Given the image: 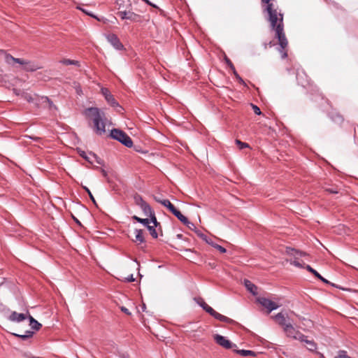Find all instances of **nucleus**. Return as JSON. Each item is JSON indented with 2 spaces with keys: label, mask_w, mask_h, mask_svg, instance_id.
Masks as SVG:
<instances>
[{
  "label": "nucleus",
  "mask_w": 358,
  "mask_h": 358,
  "mask_svg": "<svg viewBox=\"0 0 358 358\" xmlns=\"http://www.w3.org/2000/svg\"><path fill=\"white\" fill-rule=\"evenodd\" d=\"M236 145H238L239 146L240 149H243L245 148L249 147V145L248 143H243L239 140H236Z\"/></svg>",
  "instance_id": "obj_33"
},
{
  "label": "nucleus",
  "mask_w": 358,
  "mask_h": 358,
  "mask_svg": "<svg viewBox=\"0 0 358 358\" xmlns=\"http://www.w3.org/2000/svg\"><path fill=\"white\" fill-rule=\"evenodd\" d=\"M134 220H136L137 222L143 224V225L146 226L151 234V236L153 238H157V233L155 230V227H157L158 222L157 221L156 217L152 216V218L150 219H142L140 218L136 215L133 216L132 217Z\"/></svg>",
  "instance_id": "obj_5"
},
{
  "label": "nucleus",
  "mask_w": 358,
  "mask_h": 358,
  "mask_svg": "<svg viewBox=\"0 0 358 358\" xmlns=\"http://www.w3.org/2000/svg\"><path fill=\"white\" fill-rule=\"evenodd\" d=\"M77 8L80 10L82 12H83L84 13H85L90 16L96 18L94 15H93L91 13L88 12L87 10H85L81 7H79V6H78Z\"/></svg>",
  "instance_id": "obj_39"
},
{
  "label": "nucleus",
  "mask_w": 358,
  "mask_h": 358,
  "mask_svg": "<svg viewBox=\"0 0 358 358\" xmlns=\"http://www.w3.org/2000/svg\"><path fill=\"white\" fill-rule=\"evenodd\" d=\"M126 280L127 282H133L135 280V279H134L133 275H130L127 278H126Z\"/></svg>",
  "instance_id": "obj_44"
},
{
  "label": "nucleus",
  "mask_w": 358,
  "mask_h": 358,
  "mask_svg": "<svg viewBox=\"0 0 358 358\" xmlns=\"http://www.w3.org/2000/svg\"><path fill=\"white\" fill-rule=\"evenodd\" d=\"M34 332L31 331H27L24 334H15L16 336L20 337L22 339L30 338L33 336Z\"/></svg>",
  "instance_id": "obj_31"
},
{
  "label": "nucleus",
  "mask_w": 358,
  "mask_h": 358,
  "mask_svg": "<svg viewBox=\"0 0 358 358\" xmlns=\"http://www.w3.org/2000/svg\"><path fill=\"white\" fill-rule=\"evenodd\" d=\"M110 136L128 148H131L133 145V142L131 138L120 129H112L110 131Z\"/></svg>",
  "instance_id": "obj_6"
},
{
  "label": "nucleus",
  "mask_w": 358,
  "mask_h": 358,
  "mask_svg": "<svg viewBox=\"0 0 358 358\" xmlns=\"http://www.w3.org/2000/svg\"><path fill=\"white\" fill-rule=\"evenodd\" d=\"M145 308V304H143V306H142L143 310H144Z\"/></svg>",
  "instance_id": "obj_52"
},
{
  "label": "nucleus",
  "mask_w": 358,
  "mask_h": 358,
  "mask_svg": "<svg viewBox=\"0 0 358 358\" xmlns=\"http://www.w3.org/2000/svg\"><path fill=\"white\" fill-rule=\"evenodd\" d=\"M328 191H329V192H331V193H337V192H336V191H334V190H333V189H328Z\"/></svg>",
  "instance_id": "obj_51"
},
{
  "label": "nucleus",
  "mask_w": 358,
  "mask_h": 358,
  "mask_svg": "<svg viewBox=\"0 0 358 358\" xmlns=\"http://www.w3.org/2000/svg\"><path fill=\"white\" fill-rule=\"evenodd\" d=\"M74 220L76 221V222H79L78 220H76V218H74Z\"/></svg>",
  "instance_id": "obj_54"
},
{
  "label": "nucleus",
  "mask_w": 358,
  "mask_h": 358,
  "mask_svg": "<svg viewBox=\"0 0 358 358\" xmlns=\"http://www.w3.org/2000/svg\"><path fill=\"white\" fill-rule=\"evenodd\" d=\"M252 108H253V110L255 114H257V115L261 114V110L259 107H257V106L252 105Z\"/></svg>",
  "instance_id": "obj_40"
},
{
  "label": "nucleus",
  "mask_w": 358,
  "mask_h": 358,
  "mask_svg": "<svg viewBox=\"0 0 358 358\" xmlns=\"http://www.w3.org/2000/svg\"><path fill=\"white\" fill-rule=\"evenodd\" d=\"M244 285L247 289L253 295L257 294V287L248 280H244Z\"/></svg>",
  "instance_id": "obj_21"
},
{
  "label": "nucleus",
  "mask_w": 358,
  "mask_h": 358,
  "mask_svg": "<svg viewBox=\"0 0 358 358\" xmlns=\"http://www.w3.org/2000/svg\"><path fill=\"white\" fill-rule=\"evenodd\" d=\"M23 68L27 71H35L40 69L41 67L34 62L26 60V64H24Z\"/></svg>",
  "instance_id": "obj_18"
},
{
  "label": "nucleus",
  "mask_w": 358,
  "mask_h": 358,
  "mask_svg": "<svg viewBox=\"0 0 358 358\" xmlns=\"http://www.w3.org/2000/svg\"><path fill=\"white\" fill-rule=\"evenodd\" d=\"M274 319L276 322H278L280 325H281L285 329L286 324H288L289 322H287L286 316L282 313H279L276 315H275Z\"/></svg>",
  "instance_id": "obj_19"
},
{
  "label": "nucleus",
  "mask_w": 358,
  "mask_h": 358,
  "mask_svg": "<svg viewBox=\"0 0 358 358\" xmlns=\"http://www.w3.org/2000/svg\"><path fill=\"white\" fill-rule=\"evenodd\" d=\"M143 1H145L146 3L150 5V6H152L154 7H155V5L152 4L151 2H150L148 0H143Z\"/></svg>",
  "instance_id": "obj_50"
},
{
  "label": "nucleus",
  "mask_w": 358,
  "mask_h": 358,
  "mask_svg": "<svg viewBox=\"0 0 358 358\" xmlns=\"http://www.w3.org/2000/svg\"><path fill=\"white\" fill-rule=\"evenodd\" d=\"M235 352L243 357L247 356H255V352L252 350H235Z\"/></svg>",
  "instance_id": "obj_24"
},
{
  "label": "nucleus",
  "mask_w": 358,
  "mask_h": 358,
  "mask_svg": "<svg viewBox=\"0 0 358 358\" xmlns=\"http://www.w3.org/2000/svg\"><path fill=\"white\" fill-rule=\"evenodd\" d=\"M262 4L263 10L268 13L271 29L275 31V37L278 39V43L280 46L279 51L281 53V57L285 59L287 57V52L285 51V49L287 46L288 42L284 33L283 15L278 11L275 0H262Z\"/></svg>",
  "instance_id": "obj_1"
},
{
  "label": "nucleus",
  "mask_w": 358,
  "mask_h": 358,
  "mask_svg": "<svg viewBox=\"0 0 358 358\" xmlns=\"http://www.w3.org/2000/svg\"><path fill=\"white\" fill-rule=\"evenodd\" d=\"M117 8L119 11L127 8H131V3L130 0H117L116 1Z\"/></svg>",
  "instance_id": "obj_17"
},
{
  "label": "nucleus",
  "mask_w": 358,
  "mask_h": 358,
  "mask_svg": "<svg viewBox=\"0 0 358 358\" xmlns=\"http://www.w3.org/2000/svg\"><path fill=\"white\" fill-rule=\"evenodd\" d=\"M225 61H226V63L227 64V65L230 67V69L233 71L234 72V74L235 75L236 78L241 83H243V80L242 78L238 75V73H236V70H235V68L233 65V64L231 63V62L227 57H225Z\"/></svg>",
  "instance_id": "obj_28"
},
{
  "label": "nucleus",
  "mask_w": 358,
  "mask_h": 358,
  "mask_svg": "<svg viewBox=\"0 0 358 358\" xmlns=\"http://www.w3.org/2000/svg\"><path fill=\"white\" fill-rule=\"evenodd\" d=\"M189 229L194 231L195 232V230H197V229L196 228V227L194 226V224L192 222H190L189 220H188V223H185V224Z\"/></svg>",
  "instance_id": "obj_35"
},
{
  "label": "nucleus",
  "mask_w": 358,
  "mask_h": 358,
  "mask_svg": "<svg viewBox=\"0 0 358 358\" xmlns=\"http://www.w3.org/2000/svg\"><path fill=\"white\" fill-rule=\"evenodd\" d=\"M27 318L29 320V325L34 330L38 331L41 327V324L36 321L33 317L28 314Z\"/></svg>",
  "instance_id": "obj_22"
},
{
  "label": "nucleus",
  "mask_w": 358,
  "mask_h": 358,
  "mask_svg": "<svg viewBox=\"0 0 358 358\" xmlns=\"http://www.w3.org/2000/svg\"><path fill=\"white\" fill-rule=\"evenodd\" d=\"M196 303L208 313L214 317L215 319L225 322H229L231 321V319L227 317L220 314L219 313L214 310L210 306H209L203 299H195Z\"/></svg>",
  "instance_id": "obj_4"
},
{
  "label": "nucleus",
  "mask_w": 358,
  "mask_h": 358,
  "mask_svg": "<svg viewBox=\"0 0 358 358\" xmlns=\"http://www.w3.org/2000/svg\"><path fill=\"white\" fill-rule=\"evenodd\" d=\"M299 341L306 344V348L310 351H315L317 349V345L313 340H308L306 336L304 339L299 340Z\"/></svg>",
  "instance_id": "obj_20"
},
{
  "label": "nucleus",
  "mask_w": 358,
  "mask_h": 358,
  "mask_svg": "<svg viewBox=\"0 0 358 358\" xmlns=\"http://www.w3.org/2000/svg\"><path fill=\"white\" fill-rule=\"evenodd\" d=\"M140 198H141V197L139 196H137L135 197V200H136V203L141 206V201L140 200Z\"/></svg>",
  "instance_id": "obj_45"
},
{
  "label": "nucleus",
  "mask_w": 358,
  "mask_h": 358,
  "mask_svg": "<svg viewBox=\"0 0 358 358\" xmlns=\"http://www.w3.org/2000/svg\"><path fill=\"white\" fill-rule=\"evenodd\" d=\"M24 99H27L28 101H31V96H30L29 95H28L27 94H25L24 95Z\"/></svg>",
  "instance_id": "obj_47"
},
{
  "label": "nucleus",
  "mask_w": 358,
  "mask_h": 358,
  "mask_svg": "<svg viewBox=\"0 0 358 358\" xmlns=\"http://www.w3.org/2000/svg\"><path fill=\"white\" fill-rule=\"evenodd\" d=\"M213 338L217 345H220L221 347L225 349H233L236 347V344L231 343L226 337L222 335L214 334Z\"/></svg>",
  "instance_id": "obj_9"
},
{
  "label": "nucleus",
  "mask_w": 358,
  "mask_h": 358,
  "mask_svg": "<svg viewBox=\"0 0 358 358\" xmlns=\"http://www.w3.org/2000/svg\"><path fill=\"white\" fill-rule=\"evenodd\" d=\"M90 156L94 159V162H96L97 164L101 165L104 167V162L101 159L98 157L95 154H90Z\"/></svg>",
  "instance_id": "obj_32"
},
{
  "label": "nucleus",
  "mask_w": 358,
  "mask_h": 358,
  "mask_svg": "<svg viewBox=\"0 0 358 358\" xmlns=\"http://www.w3.org/2000/svg\"><path fill=\"white\" fill-rule=\"evenodd\" d=\"M140 200L141 201V208L143 210V211L144 212V213L146 215L150 216V218H152V216H155L151 207L146 202H145L142 199V198H140Z\"/></svg>",
  "instance_id": "obj_16"
},
{
  "label": "nucleus",
  "mask_w": 358,
  "mask_h": 358,
  "mask_svg": "<svg viewBox=\"0 0 358 358\" xmlns=\"http://www.w3.org/2000/svg\"><path fill=\"white\" fill-rule=\"evenodd\" d=\"M29 313H18L15 311L12 312L8 316V320L14 322H20L27 318Z\"/></svg>",
  "instance_id": "obj_13"
},
{
  "label": "nucleus",
  "mask_w": 358,
  "mask_h": 358,
  "mask_svg": "<svg viewBox=\"0 0 358 358\" xmlns=\"http://www.w3.org/2000/svg\"><path fill=\"white\" fill-rule=\"evenodd\" d=\"M106 38L107 41L113 45V47L118 50H122L124 48L123 45L120 42L118 37L114 34H106Z\"/></svg>",
  "instance_id": "obj_10"
},
{
  "label": "nucleus",
  "mask_w": 358,
  "mask_h": 358,
  "mask_svg": "<svg viewBox=\"0 0 358 358\" xmlns=\"http://www.w3.org/2000/svg\"><path fill=\"white\" fill-rule=\"evenodd\" d=\"M257 301L266 308L269 313L277 309L281 306L278 302L273 301L265 297H258L257 299Z\"/></svg>",
  "instance_id": "obj_8"
},
{
  "label": "nucleus",
  "mask_w": 358,
  "mask_h": 358,
  "mask_svg": "<svg viewBox=\"0 0 358 358\" xmlns=\"http://www.w3.org/2000/svg\"><path fill=\"white\" fill-rule=\"evenodd\" d=\"M155 200L166 207L172 213L176 210L174 206L168 199H162L157 196H155Z\"/></svg>",
  "instance_id": "obj_14"
},
{
  "label": "nucleus",
  "mask_w": 358,
  "mask_h": 358,
  "mask_svg": "<svg viewBox=\"0 0 358 358\" xmlns=\"http://www.w3.org/2000/svg\"><path fill=\"white\" fill-rule=\"evenodd\" d=\"M84 115L93 123L94 131L97 135L102 136L106 132L107 119L103 110L98 108H88Z\"/></svg>",
  "instance_id": "obj_2"
},
{
  "label": "nucleus",
  "mask_w": 358,
  "mask_h": 358,
  "mask_svg": "<svg viewBox=\"0 0 358 358\" xmlns=\"http://www.w3.org/2000/svg\"><path fill=\"white\" fill-rule=\"evenodd\" d=\"M286 336L290 338H292L295 340H303L304 339V335L302 334L301 332L297 331L292 323H289L288 324H286L285 327V329H283Z\"/></svg>",
  "instance_id": "obj_7"
},
{
  "label": "nucleus",
  "mask_w": 358,
  "mask_h": 358,
  "mask_svg": "<svg viewBox=\"0 0 358 358\" xmlns=\"http://www.w3.org/2000/svg\"><path fill=\"white\" fill-rule=\"evenodd\" d=\"M90 154H92V152L88 153L87 156L85 157V160H87L90 164H93V162H94V159L92 156H90Z\"/></svg>",
  "instance_id": "obj_37"
},
{
  "label": "nucleus",
  "mask_w": 358,
  "mask_h": 358,
  "mask_svg": "<svg viewBox=\"0 0 358 358\" xmlns=\"http://www.w3.org/2000/svg\"><path fill=\"white\" fill-rule=\"evenodd\" d=\"M101 172L102 173L103 176H105V177L107 176V171H106V169L104 168L101 169Z\"/></svg>",
  "instance_id": "obj_46"
},
{
  "label": "nucleus",
  "mask_w": 358,
  "mask_h": 358,
  "mask_svg": "<svg viewBox=\"0 0 358 358\" xmlns=\"http://www.w3.org/2000/svg\"><path fill=\"white\" fill-rule=\"evenodd\" d=\"M225 61H226V63L227 64V65L230 67V69L233 71L234 72V74L235 75L236 78L241 83H243V80L242 78L238 75V73H236V70H235V68L233 65V64L231 63V62L227 57H225Z\"/></svg>",
  "instance_id": "obj_27"
},
{
  "label": "nucleus",
  "mask_w": 358,
  "mask_h": 358,
  "mask_svg": "<svg viewBox=\"0 0 358 358\" xmlns=\"http://www.w3.org/2000/svg\"><path fill=\"white\" fill-rule=\"evenodd\" d=\"M5 62L8 64L13 67H15V64H18L24 66V64H26V60L20 58H15L12 55L7 54L5 56Z\"/></svg>",
  "instance_id": "obj_12"
},
{
  "label": "nucleus",
  "mask_w": 358,
  "mask_h": 358,
  "mask_svg": "<svg viewBox=\"0 0 358 358\" xmlns=\"http://www.w3.org/2000/svg\"><path fill=\"white\" fill-rule=\"evenodd\" d=\"M89 196H90V199L92 201V202H93L94 203H96V201H95V199H94V196H93V195H92V193H90V194H89Z\"/></svg>",
  "instance_id": "obj_48"
},
{
  "label": "nucleus",
  "mask_w": 358,
  "mask_h": 358,
  "mask_svg": "<svg viewBox=\"0 0 358 358\" xmlns=\"http://www.w3.org/2000/svg\"><path fill=\"white\" fill-rule=\"evenodd\" d=\"M285 254L289 257V258L287 259V261L289 262L291 264L298 268L304 267L317 278L320 279L323 282H328V281L322 278L315 269H313L309 265L305 266V264L302 261H300V257L304 256L305 253L296 250L294 248H287L285 250Z\"/></svg>",
  "instance_id": "obj_3"
},
{
  "label": "nucleus",
  "mask_w": 358,
  "mask_h": 358,
  "mask_svg": "<svg viewBox=\"0 0 358 358\" xmlns=\"http://www.w3.org/2000/svg\"><path fill=\"white\" fill-rule=\"evenodd\" d=\"M335 358H351L346 355V352L344 351H341L335 357Z\"/></svg>",
  "instance_id": "obj_34"
},
{
  "label": "nucleus",
  "mask_w": 358,
  "mask_h": 358,
  "mask_svg": "<svg viewBox=\"0 0 358 358\" xmlns=\"http://www.w3.org/2000/svg\"><path fill=\"white\" fill-rule=\"evenodd\" d=\"M62 64L64 65H78L79 62L76 60H71L69 59H64L60 62Z\"/></svg>",
  "instance_id": "obj_30"
},
{
  "label": "nucleus",
  "mask_w": 358,
  "mask_h": 358,
  "mask_svg": "<svg viewBox=\"0 0 358 358\" xmlns=\"http://www.w3.org/2000/svg\"><path fill=\"white\" fill-rule=\"evenodd\" d=\"M118 15L122 20H130L132 21H136L138 18V15L132 12L131 8L122 10L118 12Z\"/></svg>",
  "instance_id": "obj_11"
},
{
  "label": "nucleus",
  "mask_w": 358,
  "mask_h": 358,
  "mask_svg": "<svg viewBox=\"0 0 358 358\" xmlns=\"http://www.w3.org/2000/svg\"><path fill=\"white\" fill-rule=\"evenodd\" d=\"M205 241L212 245L213 247V245H215L216 243H215L210 238H208V237L206 238Z\"/></svg>",
  "instance_id": "obj_41"
},
{
  "label": "nucleus",
  "mask_w": 358,
  "mask_h": 358,
  "mask_svg": "<svg viewBox=\"0 0 358 358\" xmlns=\"http://www.w3.org/2000/svg\"><path fill=\"white\" fill-rule=\"evenodd\" d=\"M78 153H79V155H80L82 157H83L85 159V157H87V153H85V151H83V150H78Z\"/></svg>",
  "instance_id": "obj_42"
},
{
  "label": "nucleus",
  "mask_w": 358,
  "mask_h": 358,
  "mask_svg": "<svg viewBox=\"0 0 358 358\" xmlns=\"http://www.w3.org/2000/svg\"><path fill=\"white\" fill-rule=\"evenodd\" d=\"M213 248H216L217 250H218L222 253H225L226 252V249L224 248L222 246H221L220 245H217V244L213 245Z\"/></svg>",
  "instance_id": "obj_36"
},
{
  "label": "nucleus",
  "mask_w": 358,
  "mask_h": 358,
  "mask_svg": "<svg viewBox=\"0 0 358 358\" xmlns=\"http://www.w3.org/2000/svg\"><path fill=\"white\" fill-rule=\"evenodd\" d=\"M15 94H17V95L19 94L17 92V91H16V90H15Z\"/></svg>",
  "instance_id": "obj_53"
},
{
  "label": "nucleus",
  "mask_w": 358,
  "mask_h": 358,
  "mask_svg": "<svg viewBox=\"0 0 358 358\" xmlns=\"http://www.w3.org/2000/svg\"><path fill=\"white\" fill-rule=\"evenodd\" d=\"M195 233L197 234L198 236H199L201 238H202L203 241L206 240V238H207V236L203 234V233H201L199 230H195Z\"/></svg>",
  "instance_id": "obj_38"
},
{
  "label": "nucleus",
  "mask_w": 358,
  "mask_h": 358,
  "mask_svg": "<svg viewBox=\"0 0 358 358\" xmlns=\"http://www.w3.org/2000/svg\"><path fill=\"white\" fill-rule=\"evenodd\" d=\"M173 214L183 224L188 223V220L185 217L179 210L177 209L173 213Z\"/></svg>",
  "instance_id": "obj_26"
},
{
  "label": "nucleus",
  "mask_w": 358,
  "mask_h": 358,
  "mask_svg": "<svg viewBox=\"0 0 358 358\" xmlns=\"http://www.w3.org/2000/svg\"><path fill=\"white\" fill-rule=\"evenodd\" d=\"M135 239L134 240L136 242H138L139 243L144 242V238L143 236V231L141 229H135Z\"/></svg>",
  "instance_id": "obj_23"
},
{
  "label": "nucleus",
  "mask_w": 358,
  "mask_h": 358,
  "mask_svg": "<svg viewBox=\"0 0 358 358\" xmlns=\"http://www.w3.org/2000/svg\"><path fill=\"white\" fill-rule=\"evenodd\" d=\"M41 104H43L45 107L49 108L50 109L54 108L52 103L47 97L41 98Z\"/></svg>",
  "instance_id": "obj_29"
},
{
  "label": "nucleus",
  "mask_w": 358,
  "mask_h": 358,
  "mask_svg": "<svg viewBox=\"0 0 358 358\" xmlns=\"http://www.w3.org/2000/svg\"><path fill=\"white\" fill-rule=\"evenodd\" d=\"M121 310L122 312H124V313H126L127 315H131V313L129 311V310L127 308H126L125 307H122L121 308Z\"/></svg>",
  "instance_id": "obj_43"
},
{
  "label": "nucleus",
  "mask_w": 358,
  "mask_h": 358,
  "mask_svg": "<svg viewBox=\"0 0 358 358\" xmlns=\"http://www.w3.org/2000/svg\"><path fill=\"white\" fill-rule=\"evenodd\" d=\"M83 188L86 191V192H87L88 194L91 193L90 190L86 186H83Z\"/></svg>",
  "instance_id": "obj_49"
},
{
  "label": "nucleus",
  "mask_w": 358,
  "mask_h": 358,
  "mask_svg": "<svg viewBox=\"0 0 358 358\" xmlns=\"http://www.w3.org/2000/svg\"><path fill=\"white\" fill-rule=\"evenodd\" d=\"M101 94L104 96L107 102L112 106H118L117 103L114 99L113 96L110 94V92L106 88L101 89Z\"/></svg>",
  "instance_id": "obj_15"
},
{
  "label": "nucleus",
  "mask_w": 358,
  "mask_h": 358,
  "mask_svg": "<svg viewBox=\"0 0 358 358\" xmlns=\"http://www.w3.org/2000/svg\"><path fill=\"white\" fill-rule=\"evenodd\" d=\"M173 214L183 224L188 223V220L185 217L179 210L177 209L173 213Z\"/></svg>",
  "instance_id": "obj_25"
}]
</instances>
